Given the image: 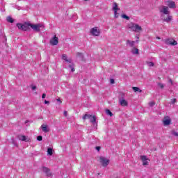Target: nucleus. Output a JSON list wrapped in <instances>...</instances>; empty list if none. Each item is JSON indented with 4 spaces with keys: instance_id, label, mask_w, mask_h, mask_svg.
Masks as SVG:
<instances>
[{
    "instance_id": "1",
    "label": "nucleus",
    "mask_w": 178,
    "mask_h": 178,
    "mask_svg": "<svg viewBox=\"0 0 178 178\" xmlns=\"http://www.w3.org/2000/svg\"><path fill=\"white\" fill-rule=\"evenodd\" d=\"M159 13L161 15L160 17L163 22L165 23H170L173 20V17L170 15V10L169 7L165 6H160L159 7Z\"/></svg>"
},
{
    "instance_id": "2",
    "label": "nucleus",
    "mask_w": 178,
    "mask_h": 178,
    "mask_svg": "<svg viewBox=\"0 0 178 178\" xmlns=\"http://www.w3.org/2000/svg\"><path fill=\"white\" fill-rule=\"evenodd\" d=\"M127 28L131 31H134L135 33H141V31H143V28L141 27V26L134 22H130L129 24H128Z\"/></svg>"
},
{
    "instance_id": "3",
    "label": "nucleus",
    "mask_w": 178,
    "mask_h": 178,
    "mask_svg": "<svg viewBox=\"0 0 178 178\" xmlns=\"http://www.w3.org/2000/svg\"><path fill=\"white\" fill-rule=\"evenodd\" d=\"M31 26V24L29 22H25L24 24H17V27L19 29V30H22L23 31H29V30H30Z\"/></svg>"
},
{
    "instance_id": "4",
    "label": "nucleus",
    "mask_w": 178,
    "mask_h": 178,
    "mask_svg": "<svg viewBox=\"0 0 178 178\" xmlns=\"http://www.w3.org/2000/svg\"><path fill=\"white\" fill-rule=\"evenodd\" d=\"M31 27L33 30V31H35L36 33H40V31H41V29H44V26L42 24H31Z\"/></svg>"
},
{
    "instance_id": "5",
    "label": "nucleus",
    "mask_w": 178,
    "mask_h": 178,
    "mask_svg": "<svg viewBox=\"0 0 178 178\" xmlns=\"http://www.w3.org/2000/svg\"><path fill=\"white\" fill-rule=\"evenodd\" d=\"M113 10L114 12V17L115 19H118L120 16L119 13H118V11L120 10V8H119V7L118 6V3L116 2H114L113 3Z\"/></svg>"
},
{
    "instance_id": "6",
    "label": "nucleus",
    "mask_w": 178,
    "mask_h": 178,
    "mask_svg": "<svg viewBox=\"0 0 178 178\" xmlns=\"http://www.w3.org/2000/svg\"><path fill=\"white\" fill-rule=\"evenodd\" d=\"M99 162L104 168H106L108 165H109V159H108L106 157L100 156L99 157Z\"/></svg>"
},
{
    "instance_id": "7",
    "label": "nucleus",
    "mask_w": 178,
    "mask_h": 178,
    "mask_svg": "<svg viewBox=\"0 0 178 178\" xmlns=\"http://www.w3.org/2000/svg\"><path fill=\"white\" fill-rule=\"evenodd\" d=\"M140 161L143 162V166H148L150 161L148 159V157L145 155H143V156H140Z\"/></svg>"
},
{
    "instance_id": "8",
    "label": "nucleus",
    "mask_w": 178,
    "mask_h": 178,
    "mask_svg": "<svg viewBox=\"0 0 178 178\" xmlns=\"http://www.w3.org/2000/svg\"><path fill=\"white\" fill-rule=\"evenodd\" d=\"M99 29H98V27L95 26L94 28H92L90 29V34H92V35H95V37H98L99 36Z\"/></svg>"
},
{
    "instance_id": "9",
    "label": "nucleus",
    "mask_w": 178,
    "mask_h": 178,
    "mask_svg": "<svg viewBox=\"0 0 178 178\" xmlns=\"http://www.w3.org/2000/svg\"><path fill=\"white\" fill-rule=\"evenodd\" d=\"M17 138L18 140H20V141H25V143H29V141H31V138L24 135H18Z\"/></svg>"
},
{
    "instance_id": "10",
    "label": "nucleus",
    "mask_w": 178,
    "mask_h": 178,
    "mask_svg": "<svg viewBox=\"0 0 178 178\" xmlns=\"http://www.w3.org/2000/svg\"><path fill=\"white\" fill-rule=\"evenodd\" d=\"M165 5L168 8H170V9H175L176 8V3L173 1H166Z\"/></svg>"
},
{
    "instance_id": "11",
    "label": "nucleus",
    "mask_w": 178,
    "mask_h": 178,
    "mask_svg": "<svg viewBox=\"0 0 178 178\" xmlns=\"http://www.w3.org/2000/svg\"><path fill=\"white\" fill-rule=\"evenodd\" d=\"M165 42L167 45H176L177 42L173 39H165Z\"/></svg>"
},
{
    "instance_id": "12",
    "label": "nucleus",
    "mask_w": 178,
    "mask_h": 178,
    "mask_svg": "<svg viewBox=\"0 0 178 178\" xmlns=\"http://www.w3.org/2000/svg\"><path fill=\"white\" fill-rule=\"evenodd\" d=\"M119 104L121 106H127L129 105L127 100L124 99L123 97L119 98Z\"/></svg>"
},
{
    "instance_id": "13",
    "label": "nucleus",
    "mask_w": 178,
    "mask_h": 178,
    "mask_svg": "<svg viewBox=\"0 0 178 178\" xmlns=\"http://www.w3.org/2000/svg\"><path fill=\"white\" fill-rule=\"evenodd\" d=\"M41 170H42V172H44V173H45L47 176H48V177H51V175H52L51 172V170H49V168L47 167H42Z\"/></svg>"
},
{
    "instance_id": "14",
    "label": "nucleus",
    "mask_w": 178,
    "mask_h": 178,
    "mask_svg": "<svg viewBox=\"0 0 178 178\" xmlns=\"http://www.w3.org/2000/svg\"><path fill=\"white\" fill-rule=\"evenodd\" d=\"M171 122H172V120H170V117H169V116L165 117L163 120V123L164 126H169V124H170Z\"/></svg>"
},
{
    "instance_id": "15",
    "label": "nucleus",
    "mask_w": 178,
    "mask_h": 178,
    "mask_svg": "<svg viewBox=\"0 0 178 178\" xmlns=\"http://www.w3.org/2000/svg\"><path fill=\"white\" fill-rule=\"evenodd\" d=\"M59 41V38L58 37L54 36L53 38L50 40L51 45H58V42Z\"/></svg>"
},
{
    "instance_id": "16",
    "label": "nucleus",
    "mask_w": 178,
    "mask_h": 178,
    "mask_svg": "<svg viewBox=\"0 0 178 178\" xmlns=\"http://www.w3.org/2000/svg\"><path fill=\"white\" fill-rule=\"evenodd\" d=\"M42 131H43L44 133H48V131H49V128H48V126H47V124H43L41 125L40 127Z\"/></svg>"
},
{
    "instance_id": "17",
    "label": "nucleus",
    "mask_w": 178,
    "mask_h": 178,
    "mask_svg": "<svg viewBox=\"0 0 178 178\" xmlns=\"http://www.w3.org/2000/svg\"><path fill=\"white\" fill-rule=\"evenodd\" d=\"M62 59L65 60L67 63H72V59H67V56H66V54H63Z\"/></svg>"
},
{
    "instance_id": "18",
    "label": "nucleus",
    "mask_w": 178,
    "mask_h": 178,
    "mask_svg": "<svg viewBox=\"0 0 178 178\" xmlns=\"http://www.w3.org/2000/svg\"><path fill=\"white\" fill-rule=\"evenodd\" d=\"M136 44V41L127 40V45H129L131 48H134V45Z\"/></svg>"
},
{
    "instance_id": "19",
    "label": "nucleus",
    "mask_w": 178,
    "mask_h": 178,
    "mask_svg": "<svg viewBox=\"0 0 178 178\" xmlns=\"http://www.w3.org/2000/svg\"><path fill=\"white\" fill-rule=\"evenodd\" d=\"M131 52L134 54V55H138V49L134 47L132 48Z\"/></svg>"
},
{
    "instance_id": "20",
    "label": "nucleus",
    "mask_w": 178,
    "mask_h": 178,
    "mask_svg": "<svg viewBox=\"0 0 178 178\" xmlns=\"http://www.w3.org/2000/svg\"><path fill=\"white\" fill-rule=\"evenodd\" d=\"M132 90L134 91V92H142V91H143L138 87H133Z\"/></svg>"
},
{
    "instance_id": "21",
    "label": "nucleus",
    "mask_w": 178,
    "mask_h": 178,
    "mask_svg": "<svg viewBox=\"0 0 178 178\" xmlns=\"http://www.w3.org/2000/svg\"><path fill=\"white\" fill-rule=\"evenodd\" d=\"M90 122L94 124L95 122H97V119L95 118V116L91 115V117L89 118Z\"/></svg>"
},
{
    "instance_id": "22",
    "label": "nucleus",
    "mask_w": 178,
    "mask_h": 178,
    "mask_svg": "<svg viewBox=\"0 0 178 178\" xmlns=\"http://www.w3.org/2000/svg\"><path fill=\"white\" fill-rule=\"evenodd\" d=\"M91 115L90 114H85L83 117H82V119L83 120H86V119H90L91 118Z\"/></svg>"
},
{
    "instance_id": "23",
    "label": "nucleus",
    "mask_w": 178,
    "mask_h": 178,
    "mask_svg": "<svg viewBox=\"0 0 178 178\" xmlns=\"http://www.w3.org/2000/svg\"><path fill=\"white\" fill-rule=\"evenodd\" d=\"M69 67L71 69V72H74V64H73V63H70V65H69Z\"/></svg>"
},
{
    "instance_id": "24",
    "label": "nucleus",
    "mask_w": 178,
    "mask_h": 178,
    "mask_svg": "<svg viewBox=\"0 0 178 178\" xmlns=\"http://www.w3.org/2000/svg\"><path fill=\"white\" fill-rule=\"evenodd\" d=\"M106 115H108V116H111V117L113 116V114L109 109L106 110Z\"/></svg>"
},
{
    "instance_id": "25",
    "label": "nucleus",
    "mask_w": 178,
    "mask_h": 178,
    "mask_svg": "<svg viewBox=\"0 0 178 178\" xmlns=\"http://www.w3.org/2000/svg\"><path fill=\"white\" fill-rule=\"evenodd\" d=\"M6 20L8 22V23H13L14 22L13 18L11 17H7Z\"/></svg>"
},
{
    "instance_id": "26",
    "label": "nucleus",
    "mask_w": 178,
    "mask_h": 178,
    "mask_svg": "<svg viewBox=\"0 0 178 178\" xmlns=\"http://www.w3.org/2000/svg\"><path fill=\"white\" fill-rule=\"evenodd\" d=\"M147 66H149V67H152L155 66V64L153 62H147Z\"/></svg>"
},
{
    "instance_id": "27",
    "label": "nucleus",
    "mask_w": 178,
    "mask_h": 178,
    "mask_svg": "<svg viewBox=\"0 0 178 178\" xmlns=\"http://www.w3.org/2000/svg\"><path fill=\"white\" fill-rule=\"evenodd\" d=\"M47 154H48V155L52 156L53 152H52V149L51 148H48L47 149Z\"/></svg>"
},
{
    "instance_id": "28",
    "label": "nucleus",
    "mask_w": 178,
    "mask_h": 178,
    "mask_svg": "<svg viewBox=\"0 0 178 178\" xmlns=\"http://www.w3.org/2000/svg\"><path fill=\"white\" fill-rule=\"evenodd\" d=\"M122 19H126V20H130V17H129L124 14L122 15Z\"/></svg>"
},
{
    "instance_id": "29",
    "label": "nucleus",
    "mask_w": 178,
    "mask_h": 178,
    "mask_svg": "<svg viewBox=\"0 0 178 178\" xmlns=\"http://www.w3.org/2000/svg\"><path fill=\"white\" fill-rule=\"evenodd\" d=\"M171 134H172V136H175V137H178V133L175 131H172Z\"/></svg>"
},
{
    "instance_id": "30",
    "label": "nucleus",
    "mask_w": 178,
    "mask_h": 178,
    "mask_svg": "<svg viewBox=\"0 0 178 178\" xmlns=\"http://www.w3.org/2000/svg\"><path fill=\"white\" fill-rule=\"evenodd\" d=\"M158 86L160 88H165V84L162 83H159Z\"/></svg>"
},
{
    "instance_id": "31",
    "label": "nucleus",
    "mask_w": 178,
    "mask_h": 178,
    "mask_svg": "<svg viewBox=\"0 0 178 178\" xmlns=\"http://www.w3.org/2000/svg\"><path fill=\"white\" fill-rule=\"evenodd\" d=\"M177 102V100L176 99H171V104H175Z\"/></svg>"
},
{
    "instance_id": "32",
    "label": "nucleus",
    "mask_w": 178,
    "mask_h": 178,
    "mask_svg": "<svg viewBox=\"0 0 178 178\" xmlns=\"http://www.w3.org/2000/svg\"><path fill=\"white\" fill-rule=\"evenodd\" d=\"M38 141H42V136H38L37 137Z\"/></svg>"
},
{
    "instance_id": "33",
    "label": "nucleus",
    "mask_w": 178,
    "mask_h": 178,
    "mask_svg": "<svg viewBox=\"0 0 178 178\" xmlns=\"http://www.w3.org/2000/svg\"><path fill=\"white\" fill-rule=\"evenodd\" d=\"M149 106L152 107V106H154L155 105V103H154V102H150L149 103Z\"/></svg>"
},
{
    "instance_id": "34",
    "label": "nucleus",
    "mask_w": 178,
    "mask_h": 178,
    "mask_svg": "<svg viewBox=\"0 0 178 178\" xmlns=\"http://www.w3.org/2000/svg\"><path fill=\"white\" fill-rule=\"evenodd\" d=\"M31 89L33 90V91H35V90H37V86H31Z\"/></svg>"
},
{
    "instance_id": "35",
    "label": "nucleus",
    "mask_w": 178,
    "mask_h": 178,
    "mask_svg": "<svg viewBox=\"0 0 178 178\" xmlns=\"http://www.w3.org/2000/svg\"><path fill=\"white\" fill-rule=\"evenodd\" d=\"M110 83L111 84H115V79H110Z\"/></svg>"
},
{
    "instance_id": "36",
    "label": "nucleus",
    "mask_w": 178,
    "mask_h": 178,
    "mask_svg": "<svg viewBox=\"0 0 178 178\" xmlns=\"http://www.w3.org/2000/svg\"><path fill=\"white\" fill-rule=\"evenodd\" d=\"M169 83H170L171 86H173V81L172 79H169Z\"/></svg>"
},
{
    "instance_id": "37",
    "label": "nucleus",
    "mask_w": 178,
    "mask_h": 178,
    "mask_svg": "<svg viewBox=\"0 0 178 178\" xmlns=\"http://www.w3.org/2000/svg\"><path fill=\"white\" fill-rule=\"evenodd\" d=\"M45 97H47V95L45 93H43L42 95V99H44V98H45Z\"/></svg>"
},
{
    "instance_id": "38",
    "label": "nucleus",
    "mask_w": 178,
    "mask_h": 178,
    "mask_svg": "<svg viewBox=\"0 0 178 178\" xmlns=\"http://www.w3.org/2000/svg\"><path fill=\"white\" fill-rule=\"evenodd\" d=\"M96 149L97 151H99L101 149V147L99 146L96 147Z\"/></svg>"
},
{
    "instance_id": "39",
    "label": "nucleus",
    "mask_w": 178,
    "mask_h": 178,
    "mask_svg": "<svg viewBox=\"0 0 178 178\" xmlns=\"http://www.w3.org/2000/svg\"><path fill=\"white\" fill-rule=\"evenodd\" d=\"M64 116H67V111H64L63 113Z\"/></svg>"
},
{
    "instance_id": "40",
    "label": "nucleus",
    "mask_w": 178,
    "mask_h": 178,
    "mask_svg": "<svg viewBox=\"0 0 178 178\" xmlns=\"http://www.w3.org/2000/svg\"><path fill=\"white\" fill-rule=\"evenodd\" d=\"M56 101H58V102H60V104H62V101H60V99H57Z\"/></svg>"
},
{
    "instance_id": "41",
    "label": "nucleus",
    "mask_w": 178,
    "mask_h": 178,
    "mask_svg": "<svg viewBox=\"0 0 178 178\" xmlns=\"http://www.w3.org/2000/svg\"><path fill=\"white\" fill-rule=\"evenodd\" d=\"M44 104H49V102L48 101L45 100V101H44Z\"/></svg>"
},
{
    "instance_id": "42",
    "label": "nucleus",
    "mask_w": 178,
    "mask_h": 178,
    "mask_svg": "<svg viewBox=\"0 0 178 178\" xmlns=\"http://www.w3.org/2000/svg\"><path fill=\"white\" fill-rule=\"evenodd\" d=\"M77 56H81V53H78V54H77Z\"/></svg>"
},
{
    "instance_id": "43",
    "label": "nucleus",
    "mask_w": 178,
    "mask_h": 178,
    "mask_svg": "<svg viewBox=\"0 0 178 178\" xmlns=\"http://www.w3.org/2000/svg\"><path fill=\"white\" fill-rule=\"evenodd\" d=\"M156 38V40H161V38H159L158 36Z\"/></svg>"
},
{
    "instance_id": "44",
    "label": "nucleus",
    "mask_w": 178,
    "mask_h": 178,
    "mask_svg": "<svg viewBox=\"0 0 178 178\" xmlns=\"http://www.w3.org/2000/svg\"><path fill=\"white\" fill-rule=\"evenodd\" d=\"M136 38H137V40H138V38H138V36H136Z\"/></svg>"
},
{
    "instance_id": "45",
    "label": "nucleus",
    "mask_w": 178,
    "mask_h": 178,
    "mask_svg": "<svg viewBox=\"0 0 178 178\" xmlns=\"http://www.w3.org/2000/svg\"><path fill=\"white\" fill-rule=\"evenodd\" d=\"M136 42H138V40H136Z\"/></svg>"
},
{
    "instance_id": "46",
    "label": "nucleus",
    "mask_w": 178,
    "mask_h": 178,
    "mask_svg": "<svg viewBox=\"0 0 178 178\" xmlns=\"http://www.w3.org/2000/svg\"><path fill=\"white\" fill-rule=\"evenodd\" d=\"M85 1H88V0H85Z\"/></svg>"
}]
</instances>
